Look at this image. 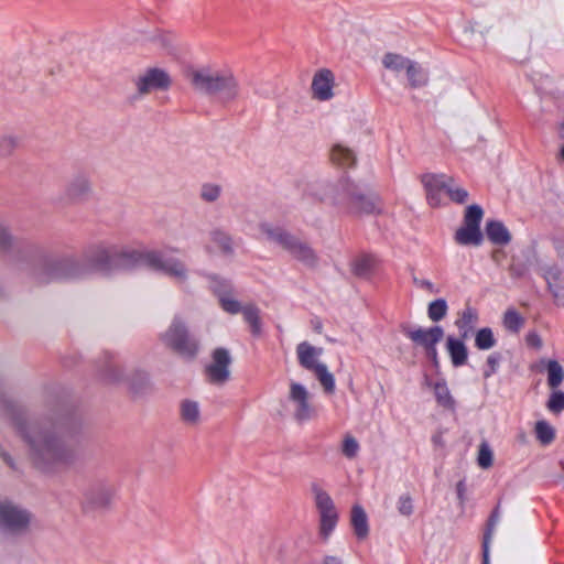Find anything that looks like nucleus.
Listing matches in <instances>:
<instances>
[{
	"mask_svg": "<svg viewBox=\"0 0 564 564\" xmlns=\"http://www.w3.org/2000/svg\"><path fill=\"white\" fill-rule=\"evenodd\" d=\"M18 140L13 135H3L0 138V152L3 155H9L17 147Z\"/></svg>",
	"mask_w": 564,
	"mask_h": 564,
	"instance_id": "obj_51",
	"label": "nucleus"
},
{
	"mask_svg": "<svg viewBox=\"0 0 564 564\" xmlns=\"http://www.w3.org/2000/svg\"><path fill=\"white\" fill-rule=\"evenodd\" d=\"M180 414L182 421L189 426H196L202 422L200 406L197 401L183 400L180 404Z\"/></svg>",
	"mask_w": 564,
	"mask_h": 564,
	"instance_id": "obj_22",
	"label": "nucleus"
},
{
	"mask_svg": "<svg viewBox=\"0 0 564 564\" xmlns=\"http://www.w3.org/2000/svg\"><path fill=\"white\" fill-rule=\"evenodd\" d=\"M486 234L488 239L496 245H507L511 240L508 228L501 221H488L486 225Z\"/></svg>",
	"mask_w": 564,
	"mask_h": 564,
	"instance_id": "obj_26",
	"label": "nucleus"
},
{
	"mask_svg": "<svg viewBox=\"0 0 564 564\" xmlns=\"http://www.w3.org/2000/svg\"><path fill=\"white\" fill-rule=\"evenodd\" d=\"M527 343H528V345L536 347V348H540L542 346V340H541L540 336L535 333H530L527 336Z\"/></svg>",
	"mask_w": 564,
	"mask_h": 564,
	"instance_id": "obj_54",
	"label": "nucleus"
},
{
	"mask_svg": "<svg viewBox=\"0 0 564 564\" xmlns=\"http://www.w3.org/2000/svg\"><path fill=\"white\" fill-rule=\"evenodd\" d=\"M138 267L145 265L167 276L177 285H185L189 280V269L181 259L162 250H140Z\"/></svg>",
	"mask_w": 564,
	"mask_h": 564,
	"instance_id": "obj_6",
	"label": "nucleus"
},
{
	"mask_svg": "<svg viewBox=\"0 0 564 564\" xmlns=\"http://www.w3.org/2000/svg\"><path fill=\"white\" fill-rule=\"evenodd\" d=\"M482 234L478 226L464 224V226L457 229L455 234L456 242L463 246H479L482 242Z\"/></svg>",
	"mask_w": 564,
	"mask_h": 564,
	"instance_id": "obj_24",
	"label": "nucleus"
},
{
	"mask_svg": "<svg viewBox=\"0 0 564 564\" xmlns=\"http://www.w3.org/2000/svg\"><path fill=\"white\" fill-rule=\"evenodd\" d=\"M220 72V69H214L212 67H199L191 69L187 74V77L196 90L212 94Z\"/></svg>",
	"mask_w": 564,
	"mask_h": 564,
	"instance_id": "obj_16",
	"label": "nucleus"
},
{
	"mask_svg": "<svg viewBox=\"0 0 564 564\" xmlns=\"http://www.w3.org/2000/svg\"><path fill=\"white\" fill-rule=\"evenodd\" d=\"M433 442H434L435 444L441 443V436H434V437H433Z\"/></svg>",
	"mask_w": 564,
	"mask_h": 564,
	"instance_id": "obj_58",
	"label": "nucleus"
},
{
	"mask_svg": "<svg viewBox=\"0 0 564 564\" xmlns=\"http://www.w3.org/2000/svg\"><path fill=\"white\" fill-rule=\"evenodd\" d=\"M497 345L494 332L489 327L480 328L475 334V346L479 350H489Z\"/></svg>",
	"mask_w": 564,
	"mask_h": 564,
	"instance_id": "obj_34",
	"label": "nucleus"
},
{
	"mask_svg": "<svg viewBox=\"0 0 564 564\" xmlns=\"http://www.w3.org/2000/svg\"><path fill=\"white\" fill-rule=\"evenodd\" d=\"M375 259L371 256H360L352 262V272L358 276H367L373 267Z\"/></svg>",
	"mask_w": 564,
	"mask_h": 564,
	"instance_id": "obj_38",
	"label": "nucleus"
},
{
	"mask_svg": "<svg viewBox=\"0 0 564 564\" xmlns=\"http://www.w3.org/2000/svg\"><path fill=\"white\" fill-rule=\"evenodd\" d=\"M260 231L268 241L280 246L304 265L315 268L318 264V256L315 250L306 241L289 234L283 228L263 223L260 225Z\"/></svg>",
	"mask_w": 564,
	"mask_h": 564,
	"instance_id": "obj_4",
	"label": "nucleus"
},
{
	"mask_svg": "<svg viewBox=\"0 0 564 564\" xmlns=\"http://www.w3.org/2000/svg\"><path fill=\"white\" fill-rule=\"evenodd\" d=\"M465 490H466L465 482L463 480L458 481V484L456 485V491H457V497L462 503L464 502V499H465V497H464Z\"/></svg>",
	"mask_w": 564,
	"mask_h": 564,
	"instance_id": "obj_55",
	"label": "nucleus"
},
{
	"mask_svg": "<svg viewBox=\"0 0 564 564\" xmlns=\"http://www.w3.org/2000/svg\"><path fill=\"white\" fill-rule=\"evenodd\" d=\"M500 520L499 510L495 509L488 520V527L482 542V564H489V544L494 535L496 525Z\"/></svg>",
	"mask_w": 564,
	"mask_h": 564,
	"instance_id": "obj_28",
	"label": "nucleus"
},
{
	"mask_svg": "<svg viewBox=\"0 0 564 564\" xmlns=\"http://www.w3.org/2000/svg\"><path fill=\"white\" fill-rule=\"evenodd\" d=\"M479 321L478 312L476 308L471 306H466L459 314L458 318L455 321V326L458 329L459 337L463 339H468Z\"/></svg>",
	"mask_w": 564,
	"mask_h": 564,
	"instance_id": "obj_21",
	"label": "nucleus"
},
{
	"mask_svg": "<svg viewBox=\"0 0 564 564\" xmlns=\"http://www.w3.org/2000/svg\"><path fill=\"white\" fill-rule=\"evenodd\" d=\"M225 289L220 290L215 286V294L218 296L221 308L229 314H238L243 306L231 295V284L223 283Z\"/></svg>",
	"mask_w": 564,
	"mask_h": 564,
	"instance_id": "obj_23",
	"label": "nucleus"
},
{
	"mask_svg": "<svg viewBox=\"0 0 564 564\" xmlns=\"http://www.w3.org/2000/svg\"><path fill=\"white\" fill-rule=\"evenodd\" d=\"M492 460H494V454H492L490 446L488 445V443L482 442L479 445V451H478V457H477L478 465L481 468L487 469V468L491 467Z\"/></svg>",
	"mask_w": 564,
	"mask_h": 564,
	"instance_id": "obj_44",
	"label": "nucleus"
},
{
	"mask_svg": "<svg viewBox=\"0 0 564 564\" xmlns=\"http://www.w3.org/2000/svg\"><path fill=\"white\" fill-rule=\"evenodd\" d=\"M104 371L110 381L120 382L124 380V373L121 364L118 362L109 352L105 354Z\"/></svg>",
	"mask_w": 564,
	"mask_h": 564,
	"instance_id": "obj_27",
	"label": "nucleus"
},
{
	"mask_svg": "<svg viewBox=\"0 0 564 564\" xmlns=\"http://www.w3.org/2000/svg\"><path fill=\"white\" fill-rule=\"evenodd\" d=\"M397 509L402 516H411L414 510L412 497L409 494L401 495L397 502Z\"/></svg>",
	"mask_w": 564,
	"mask_h": 564,
	"instance_id": "obj_47",
	"label": "nucleus"
},
{
	"mask_svg": "<svg viewBox=\"0 0 564 564\" xmlns=\"http://www.w3.org/2000/svg\"><path fill=\"white\" fill-rule=\"evenodd\" d=\"M536 438L543 445L551 444L555 438V430L546 421H539L535 424Z\"/></svg>",
	"mask_w": 564,
	"mask_h": 564,
	"instance_id": "obj_36",
	"label": "nucleus"
},
{
	"mask_svg": "<svg viewBox=\"0 0 564 564\" xmlns=\"http://www.w3.org/2000/svg\"><path fill=\"white\" fill-rule=\"evenodd\" d=\"M231 358L225 348H217L213 360L206 369L207 379L214 384H224L230 377L229 365Z\"/></svg>",
	"mask_w": 564,
	"mask_h": 564,
	"instance_id": "obj_14",
	"label": "nucleus"
},
{
	"mask_svg": "<svg viewBox=\"0 0 564 564\" xmlns=\"http://www.w3.org/2000/svg\"><path fill=\"white\" fill-rule=\"evenodd\" d=\"M209 280H210V289L214 293H215V286H217L220 290H224L225 286L223 283H229L227 280L220 279L219 276H216V275H210Z\"/></svg>",
	"mask_w": 564,
	"mask_h": 564,
	"instance_id": "obj_53",
	"label": "nucleus"
},
{
	"mask_svg": "<svg viewBox=\"0 0 564 564\" xmlns=\"http://www.w3.org/2000/svg\"><path fill=\"white\" fill-rule=\"evenodd\" d=\"M421 181L426 192V199L433 207L441 205L443 194H447L449 183H453L451 176L432 173L424 174Z\"/></svg>",
	"mask_w": 564,
	"mask_h": 564,
	"instance_id": "obj_12",
	"label": "nucleus"
},
{
	"mask_svg": "<svg viewBox=\"0 0 564 564\" xmlns=\"http://www.w3.org/2000/svg\"><path fill=\"white\" fill-rule=\"evenodd\" d=\"M322 355L323 348L315 347L307 341H302L296 346L300 366L316 376L325 392L333 393L335 390V379L328 371L327 366L319 360Z\"/></svg>",
	"mask_w": 564,
	"mask_h": 564,
	"instance_id": "obj_7",
	"label": "nucleus"
},
{
	"mask_svg": "<svg viewBox=\"0 0 564 564\" xmlns=\"http://www.w3.org/2000/svg\"><path fill=\"white\" fill-rule=\"evenodd\" d=\"M447 195L449 196V198L453 202H456V203H459V204L465 203L467 200V198H468L467 191L464 189L463 187L456 186L454 184V182L449 183Z\"/></svg>",
	"mask_w": 564,
	"mask_h": 564,
	"instance_id": "obj_48",
	"label": "nucleus"
},
{
	"mask_svg": "<svg viewBox=\"0 0 564 564\" xmlns=\"http://www.w3.org/2000/svg\"><path fill=\"white\" fill-rule=\"evenodd\" d=\"M345 45H346V47H349L350 50H355L356 48L354 43L346 42Z\"/></svg>",
	"mask_w": 564,
	"mask_h": 564,
	"instance_id": "obj_57",
	"label": "nucleus"
},
{
	"mask_svg": "<svg viewBox=\"0 0 564 564\" xmlns=\"http://www.w3.org/2000/svg\"><path fill=\"white\" fill-rule=\"evenodd\" d=\"M434 394L440 405L446 409H453L455 401L449 392V389L444 380L436 381L433 384Z\"/></svg>",
	"mask_w": 564,
	"mask_h": 564,
	"instance_id": "obj_32",
	"label": "nucleus"
},
{
	"mask_svg": "<svg viewBox=\"0 0 564 564\" xmlns=\"http://www.w3.org/2000/svg\"><path fill=\"white\" fill-rule=\"evenodd\" d=\"M212 95H218L223 101H231L239 95V85L231 70L223 69Z\"/></svg>",
	"mask_w": 564,
	"mask_h": 564,
	"instance_id": "obj_17",
	"label": "nucleus"
},
{
	"mask_svg": "<svg viewBox=\"0 0 564 564\" xmlns=\"http://www.w3.org/2000/svg\"><path fill=\"white\" fill-rule=\"evenodd\" d=\"M116 495L113 485L99 481L91 485L85 492V503L91 509H104L110 506Z\"/></svg>",
	"mask_w": 564,
	"mask_h": 564,
	"instance_id": "obj_15",
	"label": "nucleus"
},
{
	"mask_svg": "<svg viewBox=\"0 0 564 564\" xmlns=\"http://www.w3.org/2000/svg\"><path fill=\"white\" fill-rule=\"evenodd\" d=\"M13 238L8 226L0 221V249L7 250L12 246Z\"/></svg>",
	"mask_w": 564,
	"mask_h": 564,
	"instance_id": "obj_50",
	"label": "nucleus"
},
{
	"mask_svg": "<svg viewBox=\"0 0 564 564\" xmlns=\"http://www.w3.org/2000/svg\"><path fill=\"white\" fill-rule=\"evenodd\" d=\"M288 400L292 405V414L296 422L305 423L318 416L317 410L311 401V393L302 383L290 382Z\"/></svg>",
	"mask_w": 564,
	"mask_h": 564,
	"instance_id": "obj_10",
	"label": "nucleus"
},
{
	"mask_svg": "<svg viewBox=\"0 0 564 564\" xmlns=\"http://www.w3.org/2000/svg\"><path fill=\"white\" fill-rule=\"evenodd\" d=\"M465 340L466 339L453 335H448L446 338L445 348L449 355L452 365L456 368L466 365L468 360V349L465 345Z\"/></svg>",
	"mask_w": 564,
	"mask_h": 564,
	"instance_id": "obj_20",
	"label": "nucleus"
},
{
	"mask_svg": "<svg viewBox=\"0 0 564 564\" xmlns=\"http://www.w3.org/2000/svg\"><path fill=\"white\" fill-rule=\"evenodd\" d=\"M223 188L215 183H205L200 187L199 196L204 202L214 203L221 195Z\"/></svg>",
	"mask_w": 564,
	"mask_h": 564,
	"instance_id": "obj_41",
	"label": "nucleus"
},
{
	"mask_svg": "<svg viewBox=\"0 0 564 564\" xmlns=\"http://www.w3.org/2000/svg\"><path fill=\"white\" fill-rule=\"evenodd\" d=\"M547 384L551 389H556L564 379V369L556 360H549L546 365Z\"/></svg>",
	"mask_w": 564,
	"mask_h": 564,
	"instance_id": "obj_35",
	"label": "nucleus"
},
{
	"mask_svg": "<svg viewBox=\"0 0 564 564\" xmlns=\"http://www.w3.org/2000/svg\"><path fill=\"white\" fill-rule=\"evenodd\" d=\"M210 240L217 249L228 253L232 250V241L228 234L221 230H213L210 232Z\"/></svg>",
	"mask_w": 564,
	"mask_h": 564,
	"instance_id": "obj_40",
	"label": "nucleus"
},
{
	"mask_svg": "<svg viewBox=\"0 0 564 564\" xmlns=\"http://www.w3.org/2000/svg\"><path fill=\"white\" fill-rule=\"evenodd\" d=\"M33 514L14 502L0 496V535L9 541H15L25 536L32 525Z\"/></svg>",
	"mask_w": 564,
	"mask_h": 564,
	"instance_id": "obj_5",
	"label": "nucleus"
},
{
	"mask_svg": "<svg viewBox=\"0 0 564 564\" xmlns=\"http://www.w3.org/2000/svg\"><path fill=\"white\" fill-rule=\"evenodd\" d=\"M560 278H561V271L557 268H550L545 272V280L547 282L549 289L552 292L555 301L558 304H564V292L557 283L560 281Z\"/></svg>",
	"mask_w": 564,
	"mask_h": 564,
	"instance_id": "obj_30",
	"label": "nucleus"
},
{
	"mask_svg": "<svg viewBox=\"0 0 564 564\" xmlns=\"http://www.w3.org/2000/svg\"><path fill=\"white\" fill-rule=\"evenodd\" d=\"M139 254L138 249L102 241L90 246L83 259L42 256L34 267V275L41 283L80 280L93 272L110 273L118 269L137 268Z\"/></svg>",
	"mask_w": 564,
	"mask_h": 564,
	"instance_id": "obj_1",
	"label": "nucleus"
},
{
	"mask_svg": "<svg viewBox=\"0 0 564 564\" xmlns=\"http://www.w3.org/2000/svg\"><path fill=\"white\" fill-rule=\"evenodd\" d=\"M312 492L319 514V533L327 539L337 524L338 513L332 497L318 485H312Z\"/></svg>",
	"mask_w": 564,
	"mask_h": 564,
	"instance_id": "obj_11",
	"label": "nucleus"
},
{
	"mask_svg": "<svg viewBox=\"0 0 564 564\" xmlns=\"http://www.w3.org/2000/svg\"><path fill=\"white\" fill-rule=\"evenodd\" d=\"M359 449V443L354 436L348 434L344 437L341 452L347 458H355L358 455Z\"/></svg>",
	"mask_w": 564,
	"mask_h": 564,
	"instance_id": "obj_45",
	"label": "nucleus"
},
{
	"mask_svg": "<svg viewBox=\"0 0 564 564\" xmlns=\"http://www.w3.org/2000/svg\"><path fill=\"white\" fill-rule=\"evenodd\" d=\"M482 215L484 213L480 206L471 205L466 209L464 224L479 227Z\"/></svg>",
	"mask_w": 564,
	"mask_h": 564,
	"instance_id": "obj_46",
	"label": "nucleus"
},
{
	"mask_svg": "<svg viewBox=\"0 0 564 564\" xmlns=\"http://www.w3.org/2000/svg\"><path fill=\"white\" fill-rule=\"evenodd\" d=\"M334 75L329 69L318 70L312 82L313 95L316 99L326 101L329 100L333 94Z\"/></svg>",
	"mask_w": 564,
	"mask_h": 564,
	"instance_id": "obj_18",
	"label": "nucleus"
},
{
	"mask_svg": "<svg viewBox=\"0 0 564 564\" xmlns=\"http://www.w3.org/2000/svg\"><path fill=\"white\" fill-rule=\"evenodd\" d=\"M350 523L358 539L367 538L369 533L368 517L361 506L355 505L351 508Z\"/></svg>",
	"mask_w": 564,
	"mask_h": 564,
	"instance_id": "obj_25",
	"label": "nucleus"
},
{
	"mask_svg": "<svg viewBox=\"0 0 564 564\" xmlns=\"http://www.w3.org/2000/svg\"><path fill=\"white\" fill-rule=\"evenodd\" d=\"M546 406L554 414L561 413L564 410V391L553 389Z\"/></svg>",
	"mask_w": 564,
	"mask_h": 564,
	"instance_id": "obj_43",
	"label": "nucleus"
},
{
	"mask_svg": "<svg viewBox=\"0 0 564 564\" xmlns=\"http://www.w3.org/2000/svg\"><path fill=\"white\" fill-rule=\"evenodd\" d=\"M170 84V76L160 68H150L135 79L137 89L141 95H147L154 90L167 89Z\"/></svg>",
	"mask_w": 564,
	"mask_h": 564,
	"instance_id": "obj_13",
	"label": "nucleus"
},
{
	"mask_svg": "<svg viewBox=\"0 0 564 564\" xmlns=\"http://www.w3.org/2000/svg\"><path fill=\"white\" fill-rule=\"evenodd\" d=\"M411 70H406L408 78L413 87H421L426 84V73L417 64H411Z\"/></svg>",
	"mask_w": 564,
	"mask_h": 564,
	"instance_id": "obj_42",
	"label": "nucleus"
},
{
	"mask_svg": "<svg viewBox=\"0 0 564 564\" xmlns=\"http://www.w3.org/2000/svg\"><path fill=\"white\" fill-rule=\"evenodd\" d=\"M311 194L319 200L347 202L352 208L364 213H373L379 209L380 200L377 195L359 193L357 187L347 180L340 181L337 186L316 183L312 186Z\"/></svg>",
	"mask_w": 564,
	"mask_h": 564,
	"instance_id": "obj_3",
	"label": "nucleus"
},
{
	"mask_svg": "<svg viewBox=\"0 0 564 564\" xmlns=\"http://www.w3.org/2000/svg\"><path fill=\"white\" fill-rule=\"evenodd\" d=\"M500 362V355L497 352H494L488 356L486 361V369L484 370V377L489 378L492 375H495L498 370Z\"/></svg>",
	"mask_w": 564,
	"mask_h": 564,
	"instance_id": "obj_49",
	"label": "nucleus"
},
{
	"mask_svg": "<svg viewBox=\"0 0 564 564\" xmlns=\"http://www.w3.org/2000/svg\"><path fill=\"white\" fill-rule=\"evenodd\" d=\"M402 332L415 346L424 349L426 356L433 361L437 362V344L444 336V330L441 326H432L424 328L421 326H403Z\"/></svg>",
	"mask_w": 564,
	"mask_h": 564,
	"instance_id": "obj_9",
	"label": "nucleus"
},
{
	"mask_svg": "<svg viewBox=\"0 0 564 564\" xmlns=\"http://www.w3.org/2000/svg\"><path fill=\"white\" fill-rule=\"evenodd\" d=\"M66 197L73 202H80L91 193V183L87 175H75L66 186Z\"/></svg>",
	"mask_w": 564,
	"mask_h": 564,
	"instance_id": "obj_19",
	"label": "nucleus"
},
{
	"mask_svg": "<svg viewBox=\"0 0 564 564\" xmlns=\"http://www.w3.org/2000/svg\"><path fill=\"white\" fill-rule=\"evenodd\" d=\"M325 564H341L340 561L334 556H328L325 558Z\"/></svg>",
	"mask_w": 564,
	"mask_h": 564,
	"instance_id": "obj_56",
	"label": "nucleus"
},
{
	"mask_svg": "<svg viewBox=\"0 0 564 564\" xmlns=\"http://www.w3.org/2000/svg\"><path fill=\"white\" fill-rule=\"evenodd\" d=\"M245 321L249 324L252 334L259 335L261 333L260 311L253 304H247L240 312Z\"/></svg>",
	"mask_w": 564,
	"mask_h": 564,
	"instance_id": "obj_33",
	"label": "nucleus"
},
{
	"mask_svg": "<svg viewBox=\"0 0 564 564\" xmlns=\"http://www.w3.org/2000/svg\"><path fill=\"white\" fill-rule=\"evenodd\" d=\"M511 271H512V274H518V273L514 271V268H511Z\"/></svg>",
	"mask_w": 564,
	"mask_h": 564,
	"instance_id": "obj_59",
	"label": "nucleus"
},
{
	"mask_svg": "<svg viewBox=\"0 0 564 564\" xmlns=\"http://www.w3.org/2000/svg\"><path fill=\"white\" fill-rule=\"evenodd\" d=\"M14 426L26 441L30 458L36 468L53 470L69 466L77 460V449L58 438L53 432L37 425H28L22 419H17Z\"/></svg>",
	"mask_w": 564,
	"mask_h": 564,
	"instance_id": "obj_2",
	"label": "nucleus"
},
{
	"mask_svg": "<svg viewBox=\"0 0 564 564\" xmlns=\"http://www.w3.org/2000/svg\"><path fill=\"white\" fill-rule=\"evenodd\" d=\"M412 280L416 288L422 289V290L429 292L430 294H436L440 292V289L434 283H432L430 280L421 279L417 276H413Z\"/></svg>",
	"mask_w": 564,
	"mask_h": 564,
	"instance_id": "obj_52",
	"label": "nucleus"
},
{
	"mask_svg": "<svg viewBox=\"0 0 564 564\" xmlns=\"http://www.w3.org/2000/svg\"><path fill=\"white\" fill-rule=\"evenodd\" d=\"M161 340L177 352L193 357L198 349L197 340L188 333L184 321L175 316Z\"/></svg>",
	"mask_w": 564,
	"mask_h": 564,
	"instance_id": "obj_8",
	"label": "nucleus"
},
{
	"mask_svg": "<svg viewBox=\"0 0 564 564\" xmlns=\"http://www.w3.org/2000/svg\"><path fill=\"white\" fill-rule=\"evenodd\" d=\"M330 158L335 164L344 167L351 166L355 163L354 152L340 144L333 147Z\"/></svg>",
	"mask_w": 564,
	"mask_h": 564,
	"instance_id": "obj_31",
	"label": "nucleus"
},
{
	"mask_svg": "<svg viewBox=\"0 0 564 564\" xmlns=\"http://www.w3.org/2000/svg\"><path fill=\"white\" fill-rule=\"evenodd\" d=\"M447 303L444 299H437L429 304L427 316L433 322L442 321L447 314Z\"/></svg>",
	"mask_w": 564,
	"mask_h": 564,
	"instance_id": "obj_37",
	"label": "nucleus"
},
{
	"mask_svg": "<svg viewBox=\"0 0 564 564\" xmlns=\"http://www.w3.org/2000/svg\"><path fill=\"white\" fill-rule=\"evenodd\" d=\"M412 63H413L412 61H410L401 55L393 54V53H388L382 58L383 66L392 72H395V73H399L402 70H405V72L411 70Z\"/></svg>",
	"mask_w": 564,
	"mask_h": 564,
	"instance_id": "obj_29",
	"label": "nucleus"
},
{
	"mask_svg": "<svg viewBox=\"0 0 564 564\" xmlns=\"http://www.w3.org/2000/svg\"><path fill=\"white\" fill-rule=\"evenodd\" d=\"M524 325V318L516 310H507L503 315V326L512 332L518 333Z\"/></svg>",
	"mask_w": 564,
	"mask_h": 564,
	"instance_id": "obj_39",
	"label": "nucleus"
}]
</instances>
